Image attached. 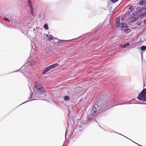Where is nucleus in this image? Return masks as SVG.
Here are the masks:
<instances>
[{"instance_id":"nucleus-1","label":"nucleus","mask_w":146,"mask_h":146,"mask_svg":"<svg viewBox=\"0 0 146 146\" xmlns=\"http://www.w3.org/2000/svg\"><path fill=\"white\" fill-rule=\"evenodd\" d=\"M120 101L118 97L114 95L107 100L99 101L95 103L92 106L90 114L87 116L86 120L78 122L73 134L75 133V135H76V132L78 131H82L90 124L96 121L95 118L98 113L105 111L112 107L111 106V104Z\"/></svg>"},{"instance_id":"nucleus-2","label":"nucleus","mask_w":146,"mask_h":146,"mask_svg":"<svg viewBox=\"0 0 146 146\" xmlns=\"http://www.w3.org/2000/svg\"><path fill=\"white\" fill-rule=\"evenodd\" d=\"M33 90L35 96L38 98H45L46 92L43 85L38 82L35 81L33 83Z\"/></svg>"},{"instance_id":"nucleus-3","label":"nucleus","mask_w":146,"mask_h":146,"mask_svg":"<svg viewBox=\"0 0 146 146\" xmlns=\"http://www.w3.org/2000/svg\"><path fill=\"white\" fill-rule=\"evenodd\" d=\"M91 34V33H88L86 34H84L81 37H79L77 38H76L73 39H71L70 40H60L57 39V38H55L53 36H52L51 35H50L49 36V37H48V40L49 41H51L52 40H53L54 39H56L58 41L56 42L57 43H64V42H71L74 40H78L81 38H82L81 39H80L79 40L80 41H82L83 40H84L85 38L88 35L90 34Z\"/></svg>"},{"instance_id":"nucleus-4","label":"nucleus","mask_w":146,"mask_h":146,"mask_svg":"<svg viewBox=\"0 0 146 146\" xmlns=\"http://www.w3.org/2000/svg\"><path fill=\"white\" fill-rule=\"evenodd\" d=\"M137 10L136 13L137 15L139 14V13H141L139 15V17H141L146 15V7H138L137 8Z\"/></svg>"},{"instance_id":"nucleus-5","label":"nucleus","mask_w":146,"mask_h":146,"mask_svg":"<svg viewBox=\"0 0 146 146\" xmlns=\"http://www.w3.org/2000/svg\"><path fill=\"white\" fill-rule=\"evenodd\" d=\"M137 99L143 102H146V96L145 94L139 93L137 97Z\"/></svg>"},{"instance_id":"nucleus-6","label":"nucleus","mask_w":146,"mask_h":146,"mask_svg":"<svg viewBox=\"0 0 146 146\" xmlns=\"http://www.w3.org/2000/svg\"><path fill=\"white\" fill-rule=\"evenodd\" d=\"M29 86V88L30 89V91H31V92L30 94V96L29 98V100H28V101H27L24 102L23 103L21 104H20L19 106L21 105H22V104H25V103L27 102H29V101H32L33 100H36L35 99V100H30L32 98H33V96H34V97H36L35 96V94H34V92H32V90H31V89Z\"/></svg>"},{"instance_id":"nucleus-7","label":"nucleus","mask_w":146,"mask_h":146,"mask_svg":"<svg viewBox=\"0 0 146 146\" xmlns=\"http://www.w3.org/2000/svg\"><path fill=\"white\" fill-rule=\"evenodd\" d=\"M120 18L119 17H116L115 19V27L116 28L118 27L121 28L120 26Z\"/></svg>"},{"instance_id":"nucleus-8","label":"nucleus","mask_w":146,"mask_h":146,"mask_svg":"<svg viewBox=\"0 0 146 146\" xmlns=\"http://www.w3.org/2000/svg\"><path fill=\"white\" fill-rule=\"evenodd\" d=\"M27 4L30 8L31 10V14L33 15L34 13V8L32 6V2L31 0H28L27 1Z\"/></svg>"},{"instance_id":"nucleus-9","label":"nucleus","mask_w":146,"mask_h":146,"mask_svg":"<svg viewBox=\"0 0 146 146\" xmlns=\"http://www.w3.org/2000/svg\"><path fill=\"white\" fill-rule=\"evenodd\" d=\"M120 26L121 27V28H119L120 29L121 31H123L124 29H126L127 28L128 26L127 24L125 23H120Z\"/></svg>"},{"instance_id":"nucleus-10","label":"nucleus","mask_w":146,"mask_h":146,"mask_svg":"<svg viewBox=\"0 0 146 146\" xmlns=\"http://www.w3.org/2000/svg\"><path fill=\"white\" fill-rule=\"evenodd\" d=\"M132 19H131L129 21V22L128 23L129 25H131L133 23L137 21L139 19V17H136L133 18Z\"/></svg>"},{"instance_id":"nucleus-11","label":"nucleus","mask_w":146,"mask_h":146,"mask_svg":"<svg viewBox=\"0 0 146 146\" xmlns=\"http://www.w3.org/2000/svg\"><path fill=\"white\" fill-rule=\"evenodd\" d=\"M102 24H100L98 25V27H97L96 28L92 30L93 31H97V30H100L102 28Z\"/></svg>"},{"instance_id":"nucleus-12","label":"nucleus","mask_w":146,"mask_h":146,"mask_svg":"<svg viewBox=\"0 0 146 146\" xmlns=\"http://www.w3.org/2000/svg\"><path fill=\"white\" fill-rule=\"evenodd\" d=\"M28 66L27 64L26 63L19 70H16L14 72H18L19 70L20 69H22V70H24V69H25Z\"/></svg>"},{"instance_id":"nucleus-13","label":"nucleus","mask_w":146,"mask_h":146,"mask_svg":"<svg viewBox=\"0 0 146 146\" xmlns=\"http://www.w3.org/2000/svg\"><path fill=\"white\" fill-rule=\"evenodd\" d=\"M139 3L140 5L144 6L145 4H146V1L145 0H141L139 1Z\"/></svg>"},{"instance_id":"nucleus-14","label":"nucleus","mask_w":146,"mask_h":146,"mask_svg":"<svg viewBox=\"0 0 146 146\" xmlns=\"http://www.w3.org/2000/svg\"><path fill=\"white\" fill-rule=\"evenodd\" d=\"M130 44L129 42H127L125 44H121L119 45V47L122 48H125L127 46L129 45Z\"/></svg>"},{"instance_id":"nucleus-15","label":"nucleus","mask_w":146,"mask_h":146,"mask_svg":"<svg viewBox=\"0 0 146 146\" xmlns=\"http://www.w3.org/2000/svg\"><path fill=\"white\" fill-rule=\"evenodd\" d=\"M123 31H124V33L126 34L130 33L131 31V29H129L128 27L126 29H124Z\"/></svg>"},{"instance_id":"nucleus-16","label":"nucleus","mask_w":146,"mask_h":146,"mask_svg":"<svg viewBox=\"0 0 146 146\" xmlns=\"http://www.w3.org/2000/svg\"><path fill=\"white\" fill-rule=\"evenodd\" d=\"M58 65H59V64L58 63H56L54 64H52L50 66L52 69L58 66Z\"/></svg>"},{"instance_id":"nucleus-17","label":"nucleus","mask_w":146,"mask_h":146,"mask_svg":"<svg viewBox=\"0 0 146 146\" xmlns=\"http://www.w3.org/2000/svg\"><path fill=\"white\" fill-rule=\"evenodd\" d=\"M64 100L65 101H68L70 100V98L68 96H65L64 97Z\"/></svg>"},{"instance_id":"nucleus-18","label":"nucleus","mask_w":146,"mask_h":146,"mask_svg":"<svg viewBox=\"0 0 146 146\" xmlns=\"http://www.w3.org/2000/svg\"><path fill=\"white\" fill-rule=\"evenodd\" d=\"M43 27L44 29L46 30H48L49 28L48 26L47 23H45L44 25L43 26Z\"/></svg>"},{"instance_id":"nucleus-19","label":"nucleus","mask_w":146,"mask_h":146,"mask_svg":"<svg viewBox=\"0 0 146 146\" xmlns=\"http://www.w3.org/2000/svg\"><path fill=\"white\" fill-rule=\"evenodd\" d=\"M140 49L141 51H145L146 50V46H142L140 47Z\"/></svg>"},{"instance_id":"nucleus-20","label":"nucleus","mask_w":146,"mask_h":146,"mask_svg":"<svg viewBox=\"0 0 146 146\" xmlns=\"http://www.w3.org/2000/svg\"><path fill=\"white\" fill-rule=\"evenodd\" d=\"M35 62L33 60H31L30 62V65L31 66H33L35 65Z\"/></svg>"},{"instance_id":"nucleus-21","label":"nucleus","mask_w":146,"mask_h":146,"mask_svg":"<svg viewBox=\"0 0 146 146\" xmlns=\"http://www.w3.org/2000/svg\"><path fill=\"white\" fill-rule=\"evenodd\" d=\"M140 93L145 95L146 94V89L143 88V90Z\"/></svg>"},{"instance_id":"nucleus-22","label":"nucleus","mask_w":146,"mask_h":146,"mask_svg":"<svg viewBox=\"0 0 146 146\" xmlns=\"http://www.w3.org/2000/svg\"><path fill=\"white\" fill-rule=\"evenodd\" d=\"M136 15L135 14L133 13L132 14H131L129 17V19H132L133 18L136 16Z\"/></svg>"},{"instance_id":"nucleus-23","label":"nucleus","mask_w":146,"mask_h":146,"mask_svg":"<svg viewBox=\"0 0 146 146\" xmlns=\"http://www.w3.org/2000/svg\"><path fill=\"white\" fill-rule=\"evenodd\" d=\"M3 20L6 21H7L9 22H10V20L7 18L4 17V18H3Z\"/></svg>"},{"instance_id":"nucleus-24","label":"nucleus","mask_w":146,"mask_h":146,"mask_svg":"<svg viewBox=\"0 0 146 146\" xmlns=\"http://www.w3.org/2000/svg\"><path fill=\"white\" fill-rule=\"evenodd\" d=\"M126 17V15L125 14V15H123L121 17V20L122 21H123V20H124L125 19V18Z\"/></svg>"},{"instance_id":"nucleus-25","label":"nucleus","mask_w":146,"mask_h":146,"mask_svg":"<svg viewBox=\"0 0 146 146\" xmlns=\"http://www.w3.org/2000/svg\"><path fill=\"white\" fill-rule=\"evenodd\" d=\"M47 72H48V71L46 70V69L45 68V69L43 70L42 72V74H44Z\"/></svg>"},{"instance_id":"nucleus-26","label":"nucleus","mask_w":146,"mask_h":146,"mask_svg":"<svg viewBox=\"0 0 146 146\" xmlns=\"http://www.w3.org/2000/svg\"><path fill=\"white\" fill-rule=\"evenodd\" d=\"M133 6H130L129 8V10L131 11H132L133 9Z\"/></svg>"},{"instance_id":"nucleus-27","label":"nucleus","mask_w":146,"mask_h":146,"mask_svg":"<svg viewBox=\"0 0 146 146\" xmlns=\"http://www.w3.org/2000/svg\"><path fill=\"white\" fill-rule=\"evenodd\" d=\"M142 22L141 21H139L137 22V24L138 25H140L142 23Z\"/></svg>"},{"instance_id":"nucleus-28","label":"nucleus","mask_w":146,"mask_h":146,"mask_svg":"<svg viewBox=\"0 0 146 146\" xmlns=\"http://www.w3.org/2000/svg\"><path fill=\"white\" fill-rule=\"evenodd\" d=\"M46 70L48 72V71H50V70L51 69L50 66H49L46 68H45Z\"/></svg>"},{"instance_id":"nucleus-29","label":"nucleus","mask_w":146,"mask_h":146,"mask_svg":"<svg viewBox=\"0 0 146 146\" xmlns=\"http://www.w3.org/2000/svg\"><path fill=\"white\" fill-rule=\"evenodd\" d=\"M114 132L115 133H117V134H119V135H122V136H123L124 137H125L126 138H127V139H129V138H127V137H125V136H124V135H122V134H120V133H117V132H115V131H114Z\"/></svg>"},{"instance_id":"nucleus-30","label":"nucleus","mask_w":146,"mask_h":146,"mask_svg":"<svg viewBox=\"0 0 146 146\" xmlns=\"http://www.w3.org/2000/svg\"><path fill=\"white\" fill-rule=\"evenodd\" d=\"M119 0H110V1L113 3H115L118 1Z\"/></svg>"},{"instance_id":"nucleus-31","label":"nucleus","mask_w":146,"mask_h":146,"mask_svg":"<svg viewBox=\"0 0 146 146\" xmlns=\"http://www.w3.org/2000/svg\"><path fill=\"white\" fill-rule=\"evenodd\" d=\"M4 16H3V15L2 14H0V20L3 19V18H4Z\"/></svg>"},{"instance_id":"nucleus-32","label":"nucleus","mask_w":146,"mask_h":146,"mask_svg":"<svg viewBox=\"0 0 146 146\" xmlns=\"http://www.w3.org/2000/svg\"><path fill=\"white\" fill-rule=\"evenodd\" d=\"M130 14V12L129 11H128L126 13V14L127 15H129Z\"/></svg>"},{"instance_id":"nucleus-33","label":"nucleus","mask_w":146,"mask_h":146,"mask_svg":"<svg viewBox=\"0 0 146 146\" xmlns=\"http://www.w3.org/2000/svg\"><path fill=\"white\" fill-rule=\"evenodd\" d=\"M99 39V37L98 38H96L94 39V41H96L98 40Z\"/></svg>"},{"instance_id":"nucleus-34","label":"nucleus","mask_w":146,"mask_h":146,"mask_svg":"<svg viewBox=\"0 0 146 146\" xmlns=\"http://www.w3.org/2000/svg\"><path fill=\"white\" fill-rule=\"evenodd\" d=\"M67 129H68V127H67V128L65 134V137L66 138V135H67Z\"/></svg>"},{"instance_id":"nucleus-35","label":"nucleus","mask_w":146,"mask_h":146,"mask_svg":"<svg viewBox=\"0 0 146 146\" xmlns=\"http://www.w3.org/2000/svg\"><path fill=\"white\" fill-rule=\"evenodd\" d=\"M132 104V103H123V104H121L120 105H123V104Z\"/></svg>"},{"instance_id":"nucleus-36","label":"nucleus","mask_w":146,"mask_h":146,"mask_svg":"<svg viewBox=\"0 0 146 146\" xmlns=\"http://www.w3.org/2000/svg\"><path fill=\"white\" fill-rule=\"evenodd\" d=\"M143 23L145 24H146V19L144 20Z\"/></svg>"},{"instance_id":"nucleus-37","label":"nucleus","mask_w":146,"mask_h":146,"mask_svg":"<svg viewBox=\"0 0 146 146\" xmlns=\"http://www.w3.org/2000/svg\"><path fill=\"white\" fill-rule=\"evenodd\" d=\"M143 87H144L145 86V82H144L143 80Z\"/></svg>"},{"instance_id":"nucleus-38","label":"nucleus","mask_w":146,"mask_h":146,"mask_svg":"<svg viewBox=\"0 0 146 146\" xmlns=\"http://www.w3.org/2000/svg\"><path fill=\"white\" fill-rule=\"evenodd\" d=\"M141 59L142 60L143 54H142V52H141Z\"/></svg>"},{"instance_id":"nucleus-39","label":"nucleus","mask_w":146,"mask_h":146,"mask_svg":"<svg viewBox=\"0 0 146 146\" xmlns=\"http://www.w3.org/2000/svg\"><path fill=\"white\" fill-rule=\"evenodd\" d=\"M108 131L111 132V131H112L113 130L111 129H109V130H108Z\"/></svg>"},{"instance_id":"nucleus-40","label":"nucleus","mask_w":146,"mask_h":146,"mask_svg":"<svg viewBox=\"0 0 146 146\" xmlns=\"http://www.w3.org/2000/svg\"><path fill=\"white\" fill-rule=\"evenodd\" d=\"M45 35H46V37H48L49 36V35L48 34H45Z\"/></svg>"},{"instance_id":"nucleus-41","label":"nucleus","mask_w":146,"mask_h":146,"mask_svg":"<svg viewBox=\"0 0 146 146\" xmlns=\"http://www.w3.org/2000/svg\"><path fill=\"white\" fill-rule=\"evenodd\" d=\"M21 73H23L24 75H25L24 72H23L22 71H21Z\"/></svg>"},{"instance_id":"nucleus-42","label":"nucleus","mask_w":146,"mask_h":146,"mask_svg":"<svg viewBox=\"0 0 146 146\" xmlns=\"http://www.w3.org/2000/svg\"><path fill=\"white\" fill-rule=\"evenodd\" d=\"M131 141L132 142H134V143H135L137 144H137H137V143H136L135 142H134V141H133L132 140H131Z\"/></svg>"},{"instance_id":"nucleus-43","label":"nucleus","mask_w":146,"mask_h":146,"mask_svg":"<svg viewBox=\"0 0 146 146\" xmlns=\"http://www.w3.org/2000/svg\"><path fill=\"white\" fill-rule=\"evenodd\" d=\"M35 30H36V29H35V28H34L33 29V31H35Z\"/></svg>"},{"instance_id":"nucleus-44","label":"nucleus","mask_w":146,"mask_h":146,"mask_svg":"<svg viewBox=\"0 0 146 146\" xmlns=\"http://www.w3.org/2000/svg\"><path fill=\"white\" fill-rule=\"evenodd\" d=\"M129 139V140H130L131 141V139H130L129 138V139Z\"/></svg>"},{"instance_id":"nucleus-45","label":"nucleus","mask_w":146,"mask_h":146,"mask_svg":"<svg viewBox=\"0 0 146 146\" xmlns=\"http://www.w3.org/2000/svg\"><path fill=\"white\" fill-rule=\"evenodd\" d=\"M38 28V27H36V29H37V28Z\"/></svg>"},{"instance_id":"nucleus-46","label":"nucleus","mask_w":146,"mask_h":146,"mask_svg":"<svg viewBox=\"0 0 146 146\" xmlns=\"http://www.w3.org/2000/svg\"><path fill=\"white\" fill-rule=\"evenodd\" d=\"M29 62H30V61H28V63H29Z\"/></svg>"},{"instance_id":"nucleus-47","label":"nucleus","mask_w":146,"mask_h":146,"mask_svg":"<svg viewBox=\"0 0 146 146\" xmlns=\"http://www.w3.org/2000/svg\"><path fill=\"white\" fill-rule=\"evenodd\" d=\"M145 96H146V94H145Z\"/></svg>"}]
</instances>
